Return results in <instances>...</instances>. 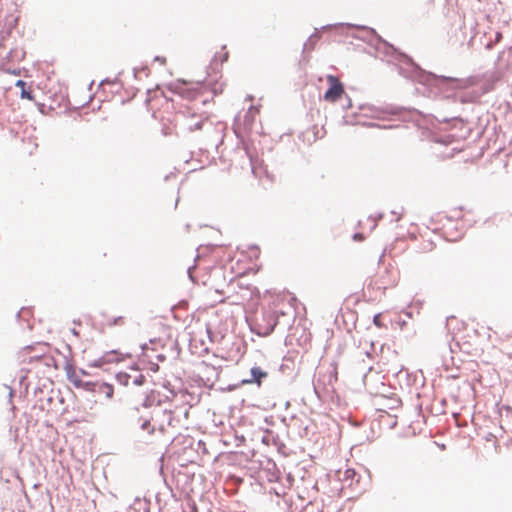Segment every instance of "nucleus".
<instances>
[{"label": "nucleus", "instance_id": "obj_22", "mask_svg": "<svg viewBox=\"0 0 512 512\" xmlns=\"http://www.w3.org/2000/svg\"><path fill=\"white\" fill-rule=\"evenodd\" d=\"M158 358H159L161 361H163V360H164V356L159 355V356H158Z\"/></svg>", "mask_w": 512, "mask_h": 512}, {"label": "nucleus", "instance_id": "obj_19", "mask_svg": "<svg viewBox=\"0 0 512 512\" xmlns=\"http://www.w3.org/2000/svg\"><path fill=\"white\" fill-rule=\"evenodd\" d=\"M501 39H502V33H501V32H498V33L496 34V42H499Z\"/></svg>", "mask_w": 512, "mask_h": 512}, {"label": "nucleus", "instance_id": "obj_21", "mask_svg": "<svg viewBox=\"0 0 512 512\" xmlns=\"http://www.w3.org/2000/svg\"><path fill=\"white\" fill-rule=\"evenodd\" d=\"M12 396H13V392H12V390H10V391H9V398L11 399V398H12Z\"/></svg>", "mask_w": 512, "mask_h": 512}, {"label": "nucleus", "instance_id": "obj_5", "mask_svg": "<svg viewBox=\"0 0 512 512\" xmlns=\"http://www.w3.org/2000/svg\"><path fill=\"white\" fill-rule=\"evenodd\" d=\"M116 379L123 386H141L145 381L144 375L135 367H130L128 371L118 372Z\"/></svg>", "mask_w": 512, "mask_h": 512}, {"label": "nucleus", "instance_id": "obj_9", "mask_svg": "<svg viewBox=\"0 0 512 512\" xmlns=\"http://www.w3.org/2000/svg\"><path fill=\"white\" fill-rule=\"evenodd\" d=\"M96 391L105 394L107 398H111L114 393L113 386L107 383L96 384Z\"/></svg>", "mask_w": 512, "mask_h": 512}, {"label": "nucleus", "instance_id": "obj_14", "mask_svg": "<svg viewBox=\"0 0 512 512\" xmlns=\"http://www.w3.org/2000/svg\"><path fill=\"white\" fill-rule=\"evenodd\" d=\"M507 341V349H508V353L510 354V356L512 357V335L511 336H508V338L506 339Z\"/></svg>", "mask_w": 512, "mask_h": 512}, {"label": "nucleus", "instance_id": "obj_12", "mask_svg": "<svg viewBox=\"0 0 512 512\" xmlns=\"http://www.w3.org/2000/svg\"><path fill=\"white\" fill-rule=\"evenodd\" d=\"M16 86L21 88V97L28 100H33V96L30 91L26 89V83L23 80H18Z\"/></svg>", "mask_w": 512, "mask_h": 512}, {"label": "nucleus", "instance_id": "obj_16", "mask_svg": "<svg viewBox=\"0 0 512 512\" xmlns=\"http://www.w3.org/2000/svg\"><path fill=\"white\" fill-rule=\"evenodd\" d=\"M142 350H143V353H142L141 357H142V360L144 361L145 358L149 357V354H148L149 348L147 347V345H144L142 347Z\"/></svg>", "mask_w": 512, "mask_h": 512}, {"label": "nucleus", "instance_id": "obj_13", "mask_svg": "<svg viewBox=\"0 0 512 512\" xmlns=\"http://www.w3.org/2000/svg\"><path fill=\"white\" fill-rule=\"evenodd\" d=\"M373 323L376 327L378 328H383L385 327L384 323L382 322L381 320V314H376L373 318Z\"/></svg>", "mask_w": 512, "mask_h": 512}, {"label": "nucleus", "instance_id": "obj_20", "mask_svg": "<svg viewBox=\"0 0 512 512\" xmlns=\"http://www.w3.org/2000/svg\"><path fill=\"white\" fill-rule=\"evenodd\" d=\"M153 371H157L158 370V365L155 364L154 367L151 368Z\"/></svg>", "mask_w": 512, "mask_h": 512}, {"label": "nucleus", "instance_id": "obj_10", "mask_svg": "<svg viewBox=\"0 0 512 512\" xmlns=\"http://www.w3.org/2000/svg\"><path fill=\"white\" fill-rule=\"evenodd\" d=\"M126 323V319L124 316H118L113 318H107L105 325L107 327H114V326H123Z\"/></svg>", "mask_w": 512, "mask_h": 512}, {"label": "nucleus", "instance_id": "obj_8", "mask_svg": "<svg viewBox=\"0 0 512 512\" xmlns=\"http://www.w3.org/2000/svg\"><path fill=\"white\" fill-rule=\"evenodd\" d=\"M252 379L244 380V383H252L256 381L258 384L261 383V379L267 376L266 372H263L259 367H253L251 369Z\"/></svg>", "mask_w": 512, "mask_h": 512}, {"label": "nucleus", "instance_id": "obj_17", "mask_svg": "<svg viewBox=\"0 0 512 512\" xmlns=\"http://www.w3.org/2000/svg\"><path fill=\"white\" fill-rule=\"evenodd\" d=\"M391 214L395 216V221H399L402 217V213L391 211Z\"/></svg>", "mask_w": 512, "mask_h": 512}, {"label": "nucleus", "instance_id": "obj_7", "mask_svg": "<svg viewBox=\"0 0 512 512\" xmlns=\"http://www.w3.org/2000/svg\"><path fill=\"white\" fill-rule=\"evenodd\" d=\"M68 378H69V381L76 388L84 389V390L90 391V392H96V384L82 380L78 374L72 373L69 375Z\"/></svg>", "mask_w": 512, "mask_h": 512}, {"label": "nucleus", "instance_id": "obj_4", "mask_svg": "<svg viewBox=\"0 0 512 512\" xmlns=\"http://www.w3.org/2000/svg\"><path fill=\"white\" fill-rule=\"evenodd\" d=\"M329 84L328 90L324 93L323 99L329 103H335L342 98L345 93L344 85L334 75L326 77Z\"/></svg>", "mask_w": 512, "mask_h": 512}, {"label": "nucleus", "instance_id": "obj_2", "mask_svg": "<svg viewBox=\"0 0 512 512\" xmlns=\"http://www.w3.org/2000/svg\"><path fill=\"white\" fill-rule=\"evenodd\" d=\"M179 125L183 132L194 133L201 131L204 125L209 121L207 112H197L193 107H186L178 113Z\"/></svg>", "mask_w": 512, "mask_h": 512}, {"label": "nucleus", "instance_id": "obj_6", "mask_svg": "<svg viewBox=\"0 0 512 512\" xmlns=\"http://www.w3.org/2000/svg\"><path fill=\"white\" fill-rule=\"evenodd\" d=\"M175 90L182 97L193 100L202 94V84L199 82L190 83L178 81L175 84Z\"/></svg>", "mask_w": 512, "mask_h": 512}, {"label": "nucleus", "instance_id": "obj_18", "mask_svg": "<svg viewBox=\"0 0 512 512\" xmlns=\"http://www.w3.org/2000/svg\"><path fill=\"white\" fill-rule=\"evenodd\" d=\"M354 239H355V240H359V241H361V240H363V239H364V237H363V235H362V234H360V233H356V234L354 235Z\"/></svg>", "mask_w": 512, "mask_h": 512}, {"label": "nucleus", "instance_id": "obj_15", "mask_svg": "<svg viewBox=\"0 0 512 512\" xmlns=\"http://www.w3.org/2000/svg\"><path fill=\"white\" fill-rule=\"evenodd\" d=\"M277 324V320L274 319L273 320V324L269 325L268 327L265 328V334H269L273 331L275 325Z\"/></svg>", "mask_w": 512, "mask_h": 512}, {"label": "nucleus", "instance_id": "obj_1", "mask_svg": "<svg viewBox=\"0 0 512 512\" xmlns=\"http://www.w3.org/2000/svg\"><path fill=\"white\" fill-rule=\"evenodd\" d=\"M174 414V410L165 409L158 412L152 422L147 419L142 421L140 428L148 443L160 444L171 438L170 429L175 428L179 422Z\"/></svg>", "mask_w": 512, "mask_h": 512}, {"label": "nucleus", "instance_id": "obj_3", "mask_svg": "<svg viewBox=\"0 0 512 512\" xmlns=\"http://www.w3.org/2000/svg\"><path fill=\"white\" fill-rule=\"evenodd\" d=\"M264 298L269 300V307L275 312L284 303L291 304L295 300L290 292L286 290L277 291L275 289L265 291Z\"/></svg>", "mask_w": 512, "mask_h": 512}, {"label": "nucleus", "instance_id": "obj_11", "mask_svg": "<svg viewBox=\"0 0 512 512\" xmlns=\"http://www.w3.org/2000/svg\"><path fill=\"white\" fill-rule=\"evenodd\" d=\"M447 218L449 220H459L464 216L463 209L461 207L451 208L448 212Z\"/></svg>", "mask_w": 512, "mask_h": 512}]
</instances>
